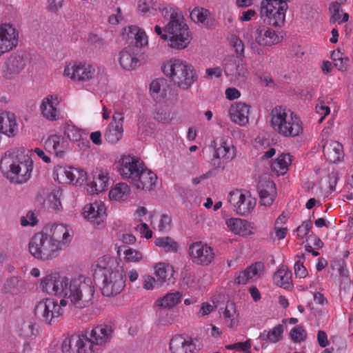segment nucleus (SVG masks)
Instances as JSON below:
<instances>
[{
  "label": "nucleus",
  "instance_id": "f257e3e1",
  "mask_svg": "<svg viewBox=\"0 0 353 353\" xmlns=\"http://www.w3.org/2000/svg\"><path fill=\"white\" fill-rule=\"evenodd\" d=\"M72 239L71 230L65 225L53 224L46 226L30 239L29 252L38 260H52L68 246Z\"/></svg>",
  "mask_w": 353,
  "mask_h": 353
},
{
  "label": "nucleus",
  "instance_id": "f03ea898",
  "mask_svg": "<svg viewBox=\"0 0 353 353\" xmlns=\"http://www.w3.org/2000/svg\"><path fill=\"white\" fill-rule=\"evenodd\" d=\"M94 274L102 281L101 292L105 296L120 294L125 285V272L116 258L103 256L95 264Z\"/></svg>",
  "mask_w": 353,
  "mask_h": 353
},
{
  "label": "nucleus",
  "instance_id": "7ed1b4c3",
  "mask_svg": "<svg viewBox=\"0 0 353 353\" xmlns=\"http://www.w3.org/2000/svg\"><path fill=\"white\" fill-rule=\"evenodd\" d=\"M0 170L11 183L23 184L31 178L33 161L23 151L12 150L6 152L1 157Z\"/></svg>",
  "mask_w": 353,
  "mask_h": 353
},
{
  "label": "nucleus",
  "instance_id": "20e7f679",
  "mask_svg": "<svg viewBox=\"0 0 353 353\" xmlns=\"http://www.w3.org/2000/svg\"><path fill=\"white\" fill-rule=\"evenodd\" d=\"M270 123L273 131L283 138H296L303 134V122L300 117L285 106L277 105L271 110Z\"/></svg>",
  "mask_w": 353,
  "mask_h": 353
},
{
  "label": "nucleus",
  "instance_id": "39448f33",
  "mask_svg": "<svg viewBox=\"0 0 353 353\" xmlns=\"http://www.w3.org/2000/svg\"><path fill=\"white\" fill-rule=\"evenodd\" d=\"M94 293L95 286L92 280L81 275L69 279L63 298L70 301V306L82 310L92 305Z\"/></svg>",
  "mask_w": 353,
  "mask_h": 353
},
{
  "label": "nucleus",
  "instance_id": "423d86ee",
  "mask_svg": "<svg viewBox=\"0 0 353 353\" xmlns=\"http://www.w3.org/2000/svg\"><path fill=\"white\" fill-rule=\"evenodd\" d=\"M164 74L179 90H188L197 81L198 75L194 67L177 59H172L165 62L162 68Z\"/></svg>",
  "mask_w": 353,
  "mask_h": 353
},
{
  "label": "nucleus",
  "instance_id": "0eeeda50",
  "mask_svg": "<svg viewBox=\"0 0 353 353\" xmlns=\"http://www.w3.org/2000/svg\"><path fill=\"white\" fill-rule=\"evenodd\" d=\"M169 21L165 28L169 34V47L176 50H183L190 44L192 37L183 15L176 7L170 8Z\"/></svg>",
  "mask_w": 353,
  "mask_h": 353
},
{
  "label": "nucleus",
  "instance_id": "6e6552de",
  "mask_svg": "<svg viewBox=\"0 0 353 353\" xmlns=\"http://www.w3.org/2000/svg\"><path fill=\"white\" fill-rule=\"evenodd\" d=\"M288 0L262 1L260 14L267 18L270 26L281 27L285 23V12L288 8Z\"/></svg>",
  "mask_w": 353,
  "mask_h": 353
},
{
  "label": "nucleus",
  "instance_id": "1a4fd4ad",
  "mask_svg": "<svg viewBox=\"0 0 353 353\" xmlns=\"http://www.w3.org/2000/svg\"><path fill=\"white\" fill-rule=\"evenodd\" d=\"M69 278L57 272L47 273L41 280L40 288L48 294L63 297Z\"/></svg>",
  "mask_w": 353,
  "mask_h": 353
},
{
  "label": "nucleus",
  "instance_id": "9d476101",
  "mask_svg": "<svg viewBox=\"0 0 353 353\" xmlns=\"http://www.w3.org/2000/svg\"><path fill=\"white\" fill-rule=\"evenodd\" d=\"M228 202L233 211L241 216L249 214L256 205V199L250 193L239 190L230 192Z\"/></svg>",
  "mask_w": 353,
  "mask_h": 353
},
{
  "label": "nucleus",
  "instance_id": "9b49d317",
  "mask_svg": "<svg viewBox=\"0 0 353 353\" xmlns=\"http://www.w3.org/2000/svg\"><path fill=\"white\" fill-rule=\"evenodd\" d=\"M20 32L14 24H0V57L15 49L19 43Z\"/></svg>",
  "mask_w": 353,
  "mask_h": 353
},
{
  "label": "nucleus",
  "instance_id": "f8f14e48",
  "mask_svg": "<svg viewBox=\"0 0 353 353\" xmlns=\"http://www.w3.org/2000/svg\"><path fill=\"white\" fill-rule=\"evenodd\" d=\"M37 317L46 324L50 325L54 319L59 318L63 313L60 309L58 301L50 298H46L37 303L34 308Z\"/></svg>",
  "mask_w": 353,
  "mask_h": 353
},
{
  "label": "nucleus",
  "instance_id": "ddd939ff",
  "mask_svg": "<svg viewBox=\"0 0 353 353\" xmlns=\"http://www.w3.org/2000/svg\"><path fill=\"white\" fill-rule=\"evenodd\" d=\"M28 59L24 53L15 52L11 54L5 61L1 74L6 79H14L25 69Z\"/></svg>",
  "mask_w": 353,
  "mask_h": 353
},
{
  "label": "nucleus",
  "instance_id": "4468645a",
  "mask_svg": "<svg viewBox=\"0 0 353 353\" xmlns=\"http://www.w3.org/2000/svg\"><path fill=\"white\" fill-rule=\"evenodd\" d=\"M95 68L87 63L74 62L68 64L64 69L63 74L74 81H88L93 78Z\"/></svg>",
  "mask_w": 353,
  "mask_h": 353
},
{
  "label": "nucleus",
  "instance_id": "2eb2a0df",
  "mask_svg": "<svg viewBox=\"0 0 353 353\" xmlns=\"http://www.w3.org/2000/svg\"><path fill=\"white\" fill-rule=\"evenodd\" d=\"M188 253L192 261L198 265H207L212 261L214 257L213 249L201 241L190 244Z\"/></svg>",
  "mask_w": 353,
  "mask_h": 353
},
{
  "label": "nucleus",
  "instance_id": "dca6fc26",
  "mask_svg": "<svg viewBox=\"0 0 353 353\" xmlns=\"http://www.w3.org/2000/svg\"><path fill=\"white\" fill-rule=\"evenodd\" d=\"M120 174L123 179H129L131 181L137 177L140 171L144 167L143 161L137 157L131 155L122 156L119 160Z\"/></svg>",
  "mask_w": 353,
  "mask_h": 353
},
{
  "label": "nucleus",
  "instance_id": "f3484780",
  "mask_svg": "<svg viewBox=\"0 0 353 353\" xmlns=\"http://www.w3.org/2000/svg\"><path fill=\"white\" fill-rule=\"evenodd\" d=\"M281 37L275 30L264 25H259L255 28L252 34V41L250 46L255 44L262 46H270L279 43Z\"/></svg>",
  "mask_w": 353,
  "mask_h": 353
},
{
  "label": "nucleus",
  "instance_id": "a211bd4d",
  "mask_svg": "<svg viewBox=\"0 0 353 353\" xmlns=\"http://www.w3.org/2000/svg\"><path fill=\"white\" fill-rule=\"evenodd\" d=\"M92 342L99 350L109 343L113 336L114 330L112 326L101 324L85 330Z\"/></svg>",
  "mask_w": 353,
  "mask_h": 353
},
{
  "label": "nucleus",
  "instance_id": "6ab92c4d",
  "mask_svg": "<svg viewBox=\"0 0 353 353\" xmlns=\"http://www.w3.org/2000/svg\"><path fill=\"white\" fill-rule=\"evenodd\" d=\"M83 216L95 227H103L107 217L104 203L98 201L86 205L83 208Z\"/></svg>",
  "mask_w": 353,
  "mask_h": 353
},
{
  "label": "nucleus",
  "instance_id": "aec40b11",
  "mask_svg": "<svg viewBox=\"0 0 353 353\" xmlns=\"http://www.w3.org/2000/svg\"><path fill=\"white\" fill-rule=\"evenodd\" d=\"M225 224L230 231L242 236L253 235L256 231L254 223L240 218L228 219Z\"/></svg>",
  "mask_w": 353,
  "mask_h": 353
},
{
  "label": "nucleus",
  "instance_id": "412c9836",
  "mask_svg": "<svg viewBox=\"0 0 353 353\" xmlns=\"http://www.w3.org/2000/svg\"><path fill=\"white\" fill-rule=\"evenodd\" d=\"M57 99L52 95H48L41 100L39 111L41 115L48 121L53 122L60 119V112L57 108L59 102H56Z\"/></svg>",
  "mask_w": 353,
  "mask_h": 353
},
{
  "label": "nucleus",
  "instance_id": "4be33fe9",
  "mask_svg": "<svg viewBox=\"0 0 353 353\" xmlns=\"http://www.w3.org/2000/svg\"><path fill=\"white\" fill-rule=\"evenodd\" d=\"M137 7L139 11L143 14L149 13L154 16L160 13L165 18L168 16L170 8L174 6H168L154 0H139Z\"/></svg>",
  "mask_w": 353,
  "mask_h": 353
},
{
  "label": "nucleus",
  "instance_id": "5701e85b",
  "mask_svg": "<svg viewBox=\"0 0 353 353\" xmlns=\"http://www.w3.org/2000/svg\"><path fill=\"white\" fill-rule=\"evenodd\" d=\"M137 48L134 46H128L119 53V62L125 70H133L140 65V60Z\"/></svg>",
  "mask_w": 353,
  "mask_h": 353
},
{
  "label": "nucleus",
  "instance_id": "b1692460",
  "mask_svg": "<svg viewBox=\"0 0 353 353\" xmlns=\"http://www.w3.org/2000/svg\"><path fill=\"white\" fill-rule=\"evenodd\" d=\"M123 120L121 113H115L112 116V121L108 125L104 137L107 141L110 143H117L123 137Z\"/></svg>",
  "mask_w": 353,
  "mask_h": 353
},
{
  "label": "nucleus",
  "instance_id": "393cba45",
  "mask_svg": "<svg viewBox=\"0 0 353 353\" xmlns=\"http://www.w3.org/2000/svg\"><path fill=\"white\" fill-rule=\"evenodd\" d=\"M250 106L243 102L232 104L229 109L231 121L236 124L243 126L249 121Z\"/></svg>",
  "mask_w": 353,
  "mask_h": 353
},
{
  "label": "nucleus",
  "instance_id": "a878e982",
  "mask_svg": "<svg viewBox=\"0 0 353 353\" xmlns=\"http://www.w3.org/2000/svg\"><path fill=\"white\" fill-rule=\"evenodd\" d=\"M171 353H196V345L191 338L186 339L182 335H176L170 342Z\"/></svg>",
  "mask_w": 353,
  "mask_h": 353
},
{
  "label": "nucleus",
  "instance_id": "bb28decb",
  "mask_svg": "<svg viewBox=\"0 0 353 353\" xmlns=\"http://www.w3.org/2000/svg\"><path fill=\"white\" fill-rule=\"evenodd\" d=\"M258 190L261 204L270 206L276 194L275 183L271 180L261 181L258 184Z\"/></svg>",
  "mask_w": 353,
  "mask_h": 353
},
{
  "label": "nucleus",
  "instance_id": "cd10ccee",
  "mask_svg": "<svg viewBox=\"0 0 353 353\" xmlns=\"http://www.w3.org/2000/svg\"><path fill=\"white\" fill-rule=\"evenodd\" d=\"M212 145L214 148V157L222 160L223 162L231 161L236 155L235 148L223 139L219 143L214 141Z\"/></svg>",
  "mask_w": 353,
  "mask_h": 353
},
{
  "label": "nucleus",
  "instance_id": "c85d7f7f",
  "mask_svg": "<svg viewBox=\"0 0 353 353\" xmlns=\"http://www.w3.org/2000/svg\"><path fill=\"white\" fill-rule=\"evenodd\" d=\"M157 177L151 170L145 166L139 172L138 176L131 181L138 189L150 190L155 185Z\"/></svg>",
  "mask_w": 353,
  "mask_h": 353
},
{
  "label": "nucleus",
  "instance_id": "c756f323",
  "mask_svg": "<svg viewBox=\"0 0 353 353\" xmlns=\"http://www.w3.org/2000/svg\"><path fill=\"white\" fill-rule=\"evenodd\" d=\"M109 185V176L107 172L97 170L93 173L92 181L88 184V192L99 194L105 191Z\"/></svg>",
  "mask_w": 353,
  "mask_h": 353
},
{
  "label": "nucleus",
  "instance_id": "7c9ffc66",
  "mask_svg": "<svg viewBox=\"0 0 353 353\" xmlns=\"http://www.w3.org/2000/svg\"><path fill=\"white\" fill-rule=\"evenodd\" d=\"M323 153L325 158L334 163L340 162L344 157L342 144L336 141L327 142L323 146Z\"/></svg>",
  "mask_w": 353,
  "mask_h": 353
},
{
  "label": "nucleus",
  "instance_id": "2f4dec72",
  "mask_svg": "<svg viewBox=\"0 0 353 353\" xmlns=\"http://www.w3.org/2000/svg\"><path fill=\"white\" fill-rule=\"evenodd\" d=\"M46 147L57 157H62L68 150V142L61 136L53 134L45 142Z\"/></svg>",
  "mask_w": 353,
  "mask_h": 353
},
{
  "label": "nucleus",
  "instance_id": "473e14b6",
  "mask_svg": "<svg viewBox=\"0 0 353 353\" xmlns=\"http://www.w3.org/2000/svg\"><path fill=\"white\" fill-rule=\"evenodd\" d=\"M263 270V264L262 263H255L239 272V275L235 278V282L238 284H246L251 279L259 276Z\"/></svg>",
  "mask_w": 353,
  "mask_h": 353
},
{
  "label": "nucleus",
  "instance_id": "72a5a7b5",
  "mask_svg": "<svg viewBox=\"0 0 353 353\" xmlns=\"http://www.w3.org/2000/svg\"><path fill=\"white\" fill-rule=\"evenodd\" d=\"M292 277L291 270L287 266L282 265L274 274L273 281L279 287L290 289L292 287Z\"/></svg>",
  "mask_w": 353,
  "mask_h": 353
},
{
  "label": "nucleus",
  "instance_id": "f704fd0d",
  "mask_svg": "<svg viewBox=\"0 0 353 353\" xmlns=\"http://www.w3.org/2000/svg\"><path fill=\"white\" fill-rule=\"evenodd\" d=\"M191 19L196 23H201L206 27L214 20V14L208 9L203 7H195L190 12Z\"/></svg>",
  "mask_w": 353,
  "mask_h": 353
},
{
  "label": "nucleus",
  "instance_id": "c9c22d12",
  "mask_svg": "<svg viewBox=\"0 0 353 353\" xmlns=\"http://www.w3.org/2000/svg\"><path fill=\"white\" fill-rule=\"evenodd\" d=\"M183 295L180 292L168 293L156 301V305L163 309H172L182 299Z\"/></svg>",
  "mask_w": 353,
  "mask_h": 353
},
{
  "label": "nucleus",
  "instance_id": "e433bc0d",
  "mask_svg": "<svg viewBox=\"0 0 353 353\" xmlns=\"http://www.w3.org/2000/svg\"><path fill=\"white\" fill-rule=\"evenodd\" d=\"M63 174L65 176L68 182L76 185H81L86 181V172L81 169L68 168L63 170Z\"/></svg>",
  "mask_w": 353,
  "mask_h": 353
},
{
  "label": "nucleus",
  "instance_id": "4c0bfd02",
  "mask_svg": "<svg viewBox=\"0 0 353 353\" xmlns=\"http://www.w3.org/2000/svg\"><path fill=\"white\" fill-rule=\"evenodd\" d=\"M292 163L291 157L289 154H281L271 165V169L276 175H283L288 170Z\"/></svg>",
  "mask_w": 353,
  "mask_h": 353
},
{
  "label": "nucleus",
  "instance_id": "58836bf2",
  "mask_svg": "<svg viewBox=\"0 0 353 353\" xmlns=\"http://www.w3.org/2000/svg\"><path fill=\"white\" fill-rule=\"evenodd\" d=\"M225 72L235 75L239 79L244 80L248 74L247 67L244 63H236L235 61H229L225 65Z\"/></svg>",
  "mask_w": 353,
  "mask_h": 353
},
{
  "label": "nucleus",
  "instance_id": "ea45409f",
  "mask_svg": "<svg viewBox=\"0 0 353 353\" xmlns=\"http://www.w3.org/2000/svg\"><path fill=\"white\" fill-rule=\"evenodd\" d=\"M283 326L281 324L276 325L272 330H264L260 334L259 338L267 343H274L281 340L283 333Z\"/></svg>",
  "mask_w": 353,
  "mask_h": 353
},
{
  "label": "nucleus",
  "instance_id": "a19ab883",
  "mask_svg": "<svg viewBox=\"0 0 353 353\" xmlns=\"http://www.w3.org/2000/svg\"><path fill=\"white\" fill-rule=\"evenodd\" d=\"M154 268L155 270L154 274L161 283L170 280L174 272L173 268L166 263H158L154 265Z\"/></svg>",
  "mask_w": 353,
  "mask_h": 353
},
{
  "label": "nucleus",
  "instance_id": "79ce46f5",
  "mask_svg": "<svg viewBox=\"0 0 353 353\" xmlns=\"http://www.w3.org/2000/svg\"><path fill=\"white\" fill-rule=\"evenodd\" d=\"M77 336V339H79L78 344L81 353H96L99 351L94 344L92 343L85 331Z\"/></svg>",
  "mask_w": 353,
  "mask_h": 353
},
{
  "label": "nucleus",
  "instance_id": "37998d69",
  "mask_svg": "<svg viewBox=\"0 0 353 353\" xmlns=\"http://www.w3.org/2000/svg\"><path fill=\"white\" fill-rule=\"evenodd\" d=\"M130 187L125 183L117 184L109 192V197L111 200L121 201L126 199L130 194Z\"/></svg>",
  "mask_w": 353,
  "mask_h": 353
},
{
  "label": "nucleus",
  "instance_id": "c03bdc74",
  "mask_svg": "<svg viewBox=\"0 0 353 353\" xmlns=\"http://www.w3.org/2000/svg\"><path fill=\"white\" fill-rule=\"evenodd\" d=\"M238 316L235 305L233 303H228L223 312L226 325L230 327H236L239 323Z\"/></svg>",
  "mask_w": 353,
  "mask_h": 353
},
{
  "label": "nucleus",
  "instance_id": "a18cd8bd",
  "mask_svg": "<svg viewBox=\"0 0 353 353\" xmlns=\"http://www.w3.org/2000/svg\"><path fill=\"white\" fill-rule=\"evenodd\" d=\"M128 37H134L136 42V48H141L148 44V37L144 30L137 26L128 27Z\"/></svg>",
  "mask_w": 353,
  "mask_h": 353
},
{
  "label": "nucleus",
  "instance_id": "49530a36",
  "mask_svg": "<svg viewBox=\"0 0 353 353\" xmlns=\"http://www.w3.org/2000/svg\"><path fill=\"white\" fill-rule=\"evenodd\" d=\"M154 243L166 252H176L179 248L178 243L169 236L157 238L155 239Z\"/></svg>",
  "mask_w": 353,
  "mask_h": 353
},
{
  "label": "nucleus",
  "instance_id": "de8ad7c7",
  "mask_svg": "<svg viewBox=\"0 0 353 353\" xmlns=\"http://www.w3.org/2000/svg\"><path fill=\"white\" fill-rule=\"evenodd\" d=\"M79 339L77 335L65 338L61 344L63 353H81L79 346Z\"/></svg>",
  "mask_w": 353,
  "mask_h": 353
},
{
  "label": "nucleus",
  "instance_id": "09e8293b",
  "mask_svg": "<svg viewBox=\"0 0 353 353\" xmlns=\"http://www.w3.org/2000/svg\"><path fill=\"white\" fill-rule=\"evenodd\" d=\"M25 283L17 277H12L6 281L4 288L6 292L17 294L24 290Z\"/></svg>",
  "mask_w": 353,
  "mask_h": 353
},
{
  "label": "nucleus",
  "instance_id": "8fccbe9b",
  "mask_svg": "<svg viewBox=\"0 0 353 353\" xmlns=\"http://www.w3.org/2000/svg\"><path fill=\"white\" fill-rule=\"evenodd\" d=\"M63 133L70 141H79L81 139L83 131L72 124L65 123L63 126Z\"/></svg>",
  "mask_w": 353,
  "mask_h": 353
},
{
  "label": "nucleus",
  "instance_id": "3c124183",
  "mask_svg": "<svg viewBox=\"0 0 353 353\" xmlns=\"http://www.w3.org/2000/svg\"><path fill=\"white\" fill-rule=\"evenodd\" d=\"M332 17L331 19V21L332 23L338 22L339 23H341L348 21L349 15L347 13H343L341 18V12H343V10L339 3H334L332 6Z\"/></svg>",
  "mask_w": 353,
  "mask_h": 353
},
{
  "label": "nucleus",
  "instance_id": "603ef678",
  "mask_svg": "<svg viewBox=\"0 0 353 353\" xmlns=\"http://www.w3.org/2000/svg\"><path fill=\"white\" fill-rule=\"evenodd\" d=\"M124 260L128 263H139L143 259L142 253L132 248H128L123 251Z\"/></svg>",
  "mask_w": 353,
  "mask_h": 353
},
{
  "label": "nucleus",
  "instance_id": "864d4df0",
  "mask_svg": "<svg viewBox=\"0 0 353 353\" xmlns=\"http://www.w3.org/2000/svg\"><path fill=\"white\" fill-rule=\"evenodd\" d=\"M292 339L296 343H300L305 340L307 333L301 326H296L293 327L290 332Z\"/></svg>",
  "mask_w": 353,
  "mask_h": 353
},
{
  "label": "nucleus",
  "instance_id": "5fc2aeb1",
  "mask_svg": "<svg viewBox=\"0 0 353 353\" xmlns=\"http://www.w3.org/2000/svg\"><path fill=\"white\" fill-rule=\"evenodd\" d=\"M298 258L299 260L294 266L295 276L299 279H303L307 275V270L303 265L304 257L298 256Z\"/></svg>",
  "mask_w": 353,
  "mask_h": 353
},
{
  "label": "nucleus",
  "instance_id": "6e6d98bb",
  "mask_svg": "<svg viewBox=\"0 0 353 353\" xmlns=\"http://www.w3.org/2000/svg\"><path fill=\"white\" fill-rule=\"evenodd\" d=\"M312 228V221L310 219L305 221L296 228V236L300 239L306 237Z\"/></svg>",
  "mask_w": 353,
  "mask_h": 353
},
{
  "label": "nucleus",
  "instance_id": "4d7b16f0",
  "mask_svg": "<svg viewBox=\"0 0 353 353\" xmlns=\"http://www.w3.org/2000/svg\"><path fill=\"white\" fill-rule=\"evenodd\" d=\"M21 334L25 337L30 338L35 336L37 333V329L35 325L30 322L23 323L21 328Z\"/></svg>",
  "mask_w": 353,
  "mask_h": 353
},
{
  "label": "nucleus",
  "instance_id": "13d9d810",
  "mask_svg": "<svg viewBox=\"0 0 353 353\" xmlns=\"http://www.w3.org/2000/svg\"><path fill=\"white\" fill-rule=\"evenodd\" d=\"M38 220L34 213L29 211L26 216H23L20 219V223L22 226H34L37 224Z\"/></svg>",
  "mask_w": 353,
  "mask_h": 353
},
{
  "label": "nucleus",
  "instance_id": "bf43d9fd",
  "mask_svg": "<svg viewBox=\"0 0 353 353\" xmlns=\"http://www.w3.org/2000/svg\"><path fill=\"white\" fill-rule=\"evenodd\" d=\"M230 43L236 53L240 55L244 54V44L239 37L236 35H232L230 39Z\"/></svg>",
  "mask_w": 353,
  "mask_h": 353
},
{
  "label": "nucleus",
  "instance_id": "052dcab7",
  "mask_svg": "<svg viewBox=\"0 0 353 353\" xmlns=\"http://www.w3.org/2000/svg\"><path fill=\"white\" fill-rule=\"evenodd\" d=\"M316 110L318 114L322 115L319 120V123H321L323 121L324 118L330 112V108L322 100L318 101L316 105Z\"/></svg>",
  "mask_w": 353,
  "mask_h": 353
},
{
  "label": "nucleus",
  "instance_id": "680f3d73",
  "mask_svg": "<svg viewBox=\"0 0 353 353\" xmlns=\"http://www.w3.org/2000/svg\"><path fill=\"white\" fill-rule=\"evenodd\" d=\"M157 119L162 123H170L174 118V112L170 110H161L157 112Z\"/></svg>",
  "mask_w": 353,
  "mask_h": 353
},
{
  "label": "nucleus",
  "instance_id": "e2e57ef3",
  "mask_svg": "<svg viewBox=\"0 0 353 353\" xmlns=\"http://www.w3.org/2000/svg\"><path fill=\"white\" fill-rule=\"evenodd\" d=\"M59 192L57 193L52 192L48 196V201L50 208L55 210H60L62 208L60 198L59 196Z\"/></svg>",
  "mask_w": 353,
  "mask_h": 353
},
{
  "label": "nucleus",
  "instance_id": "0e129e2a",
  "mask_svg": "<svg viewBox=\"0 0 353 353\" xmlns=\"http://www.w3.org/2000/svg\"><path fill=\"white\" fill-rule=\"evenodd\" d=\"M135 230L146 239H150L152 236V230L148 228L146 223H142L137 225Z\"/></svg>",
  "mask_w": 353,
  "mask_h": 353
},
{
  "label": "nucleus",
  "instance_id": "69168bd1",
  "mask_svg": "<svg viewBox=\"0 0 353 353\" xmlns=\"http://www.w3.org/2000/svg\"><path fill=\"white\" fill-rule=\"evenodd\" d=\"M171 222H172V220H171L170 216H169L166 214H163L161 216L159 224L158 225L159 230L164 231V230H169L171 227Z\"/></svg>",
  "mask_w": 353,
  "mask_h": 353
},
{
  "label": "nucleus",
  "instance_id": "338daca9",
  "mask_svg": "<svg viewBox=\"0 0 353 353\" xmlns=\"http://www.w3.org/2000/svg\"><path fill=\"white\" fill-rule=\"evenodd\" d=\"M205 74V78H219L222 76V70L219 67L209 68L206 69Z\"/></svg>",
  "mask_w": 353,
  "mask_h": 353
},
{
  "label": "nucleus",
  "instance_id": "774afa93",
  "mask_svg": "<svg viewBox=\"0 0 353 353\" xmlns=\"http://www.w3.org/2000/svg\"><path fill=\"white\" fill-rule=\"evenodd\" d=\"M143 288L145 290H150L154 288L157 281L153 276L150 275H145L143 277Z\"/></svg>",
  "mask_w": 353,
  "mask_h": 353
}]
</instances>
